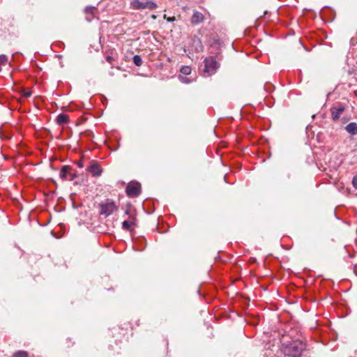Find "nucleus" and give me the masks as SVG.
<instances>
[{"instance_id":"nucleus-20","label":"nucleus","mask_w":357,"mask_h":357,"mask_svg":"<svg viewBox=\"0 0 357 357\" xmlns=\"http://www.w3.org/2000/svg\"><path fill=\"white\" fill-rule=\"evenodd\" d=\"M31 96V91H24V96L26 98L30 97Z\"/></svg>"},{"instance_id":"nucleus-15","label":"nucleus","mask_w":357,"mask_h":357,"mask_svg":"<svg viewBox=\"0 0 357 357\" xmlns=\"http://www.w3.org/2000/svg\"><path fill=\"white\" fill-rule=\"evenodd\" d=\"M133 63L137 66H141L142 64V59L141 58L140 56L139 55H135L133 56Z\"/></svg>"},{"instance_id":"nucleus-26","label":"nucleus","mask_w":357,"mask_h":357,"mask_svg":"<svg viewBox=\"0 0 357 357\" xmlns=\"http://www.w3.org/2000/svg\"><path fill=\"white\" fill-rule=\"evenodd\" d=\"M152 17H153V19H155V18H156V16L153 15H152Z\"/></svg>"},{"instance_id":"nucleus-14","label":"nucleus","mask_w":357,"mask_h":357,"mask_svg":"<svg viewBox=\"0 0 357 357\" xmlns=\"http://www.w3.org/2000/svg\"><path fill=\"white\" fill-rule=\"evenodd\" d=\"M180 72L183 75H190L191 73V68L190 66H183L180 69Z\"/></svg>"},{"instance_id":"nucleus-10","label":"nucleus","mask_w":357,"mask_h":357,"mask_svg":"<svg viewBox=\"0 0 357 357\" xmlns=\"http://www.w3.org/2000/svg\"><path fill=\"white\" fill-rule=\"evenodd\" d=\"M345 130L348 133L351 134V135H357V123L354 122L349 123L345 127Z\"/></svg>"},{"instance_id":"nucleus-3","label":"nucleus","mask_w":357,"mask_h":357,"mask_svg":"<svg viewBox=\"0 0 357 357\" xmlns=\"http://www.w3.org/2000/svg\"><path fill=\"white\" fill-rule=\"evenodd\" d=\"M130 5L134 9L137 10H153L157 8V4L152 1H140L139 0H132Z\"/></svg>"},{"instance_id":"nucleus-17","label":"nucleus","mask_w":357,"mask_h":357,"mask_svg":"<svg viewBox=\"0 0 357 357\" xmlns=\"http://www.w3.org/2000/svg\"><path fill=\"white\" fill-rule=\"evenodd\" d=\"M8 62V58L5 54L0 55V63L6 64Z\"/></svg>"},{"instance_id":"nucleus-19","label":"nucleus","mask_w":357,"mask_h":357,"mask_svg":"<svg viewBox=\"0 0 357 357\" xmlns=\"http://www.w3.org/2000/svg\"><path fill=\"white\" fill-rule=\"evenodd\" d=\"M114 60V58L112 56H106V61L108 63H112Z\"/></svg>"},{"instance_id":"nucleus-6","label":"nucleus","mask_w":357,"mask_h":357,"mask_svg":"<svg viewBox=\"0 0 357 357\" xmlns=\"http://www.w3.org/2000/svg\"><path fill=\"white\" fill-rule=\"evenodd\" d=\"M86 171L90 173L93 177H98L101 176L102 169L99 163L96 161H91L86 167Z\"/></svg>"},{"instance_id":"nucleus-25","label":"nucleus","mask_w":357,"mask_h":357,"mask_svg":"<svg viewBox=\"0 0 357 357\" xmlns=\"http://www.w3.org/2000/svg\"><path fill=\"white\" fill-rule=\"evenodd\" d=\"M165 19H167L168 18L167 16L166 15H164V17H163Z\"/></svg>"},{"instance_id":"nucleus-23","label":"nucleus","mask_w":357,"mask_h":357,"mask_svg":"<svg viewBox=\"0 0 357 357\" xmlns=\"http://www.w3.org/2000/svg\"><path fill=\"white\" fill-rule=\"evenodd\" d=\"M77 165L79 167H84V165L82 163V162L79 161L77 162Z\"/></svg>"},{"instance_id":"nucleus-9","label":"nucleus","mask_w":357,"mask_h":357,"mask_svg":"<svg viewBox=\"0 0 357 357\" xmlns=\"http://www.w3.org/2000/svg\"><path fill=\"white\" fill-rule=\"evenodd\" d=\"M204 16L202 13L199 11H195L191 17L190 22L192 24L197 25L202 23L204 21Z\"/></svg>"},{"instance_id":"nucleus-12","label":"nucleus","mask_w":357,"mask_h":357,"mask_svg":"<svg viewBox=\"0 0 357 357\" xmlns=\"http://www.w3.org/2000/svg\"><path fill=\"white\" fill-rule=\"evenodd\" d=\"M71 168L68 166H64L62 167L61 172H60V177L61 178H65L68 174L73 175V174L70 172Z\"/></svg>"},{"instance_id":"nucleus-16","label":"nucleus","mask_w":357,"mask_h":357,"mask_svg":"<svg viewBox=\"0 0 357 357\" xmlns=\"http://www.w3.org/2000/svg\"><path fill=\"white\" fill-rule=\"evenodd\" d=\"M13 357H28L27 353L24 351H20L15 353Z\"/></svg>"},{"instance_id":"nucleus-2","label":"nucleus","mask_w":357,"mask_h":357,"mask_svg":"<svg viewBox=\"0 0 357 357\" xmlns=\"http://www.w3.org/2000/svg\"><path fill=\"white\" fill-rule=\"evenodd\" d=\"M204 73L207 74V76L213 75L220 67L219 63L213 56L206 57L204 61Z\"/></svg>"},{"instance_id":"nucleus-22","label":"nucleus","mask_w":357,"mask_h":357,"mask_svg":"<svg viewBox=\"0 0 357 357\" xmlns=\"http://www.w3.org/2000/svg\"><path fill=\"white\" fill-rule=\"evenodd\" d=\"M167 20L168 22H174L175 20V17H168L167 18Z\"/></svg>"},{"instance_id":"nucleus-4","label":"nucleus","mask_w":357,"mask_h":357,"mask_svg":"<svg viewBox=\"0 0 357 357\" xmlns=\"http://www.w3.org/2000/svg\"><path fill=\"white\" fill-rule=\"evenodd\" d=\"M304 349L303 345L299 342H293L286 349V354L290 357H299Z\"/></svg>"},{"instance_id":"nucleus-18","label":"nucleus","mask_w":357,"mask_h":357,"mask_svg":"<svg viewBox=\"0 0 357 357\" xmlns=\"http://www.w3.org/2000/svg\"><path fill=\"white\" fill-rule=\"evenodd\" d=\"M179 79L181 82L185 83V84H188V83L191 82V80L185 76H181V75L179 76Z\"/></svg>"},{"instance_id":"nucleus-11","label":"nucleus","mask_w":357,"mask_h":357,"mask_svg":"<svg viewBox=\"0 0 357 357\" xmlns=\"http://www.w3.org/2000/svg\"><path fill=\"white\" fill-rule=\"evenodd\" d=\"M69 121V116L64 114H60L56 117V122L59 125H64Z\"/></svg>"},{"instance_id":"nucleus-24","label":"nucleus","mask_w":357,"mask_h":357,"mask_svg":"<svg viewBox=\"0 0 357 357\" xmlns=\"http://www.w3.org/2000/svg\"><path fill=\"white\" fill-rule=\"evenodd\" d=\"M126 214L128 215L129 214V211L128 210H126Z\"/></svg>"},{"instance_id":"nucleus-7","label":"nucleus","mask_w":357,"mask_h":357,"mask_svg":"<svg viewBox=\"0 0 357 357\" xmlns=\"http://www.w3.org/2000/svg\"><path fill=\"white\" fill-rule=\"evenodd\" d=\"M331 110L332 119L336 121L340 119L342 114L344 112L345 107L342 104H339L338 105L332 107Z\"/></svg>"},{"instance_id":"nucleus-21","label":"nucleus","mask_w":357,"mask_h":357,"mask_svg":"<svg viewBox=\"0 0 357 357\" xmlns=\"http://www.w3.org/2000/svg\"><path fill=\"white\" fill-rule=\"evenodd\" d=\"M351 183L354 187H355L357 189V180H351Z\"/></svg>"},{"instance_id":"nucleus-5","label":"nucleus","mask_w":357,"mask_h":357,"mask_svg":"<svg viewBox=\"0 0 357 357\" xmlns=\"http://www.w3.org/2000/svg\"><path fill=\"white\" fill-rule=\"evenodd\" d=\"M100 214L104 215L105 217L110 215L114 211L116 210V206L114 202L107 201L105 203L100 205Z\"/></svg>"},{"instance_id":"nucleus-13","label":"nucleus","mask_w":357,"mask_h":357,"mask_svg":"<svg viewBox=\"0 0 357 357\" xmlns=\"http://www.w3.org/2000/svg\"><path fill=\"white\" fill-rule=\"evenodd\" d=\"M135 225L133 221L124 220L122 223V227L125 230H129Z\"/></svg>"},{"instance_id":"nucleus-1","label":"nucleus","mask_w":357,"mask_h":357,"mask_svg":"<svg viewBox=\"0 0 357 357\" xmlns=\"http://www.w3.org/2000/svg\"><path fill=\"white\" fill-rule=\"evenodd\" d=\"M126 195L130 198L138 197L142 193V185L139 182L132 180L126 188Z\"/></svg>"},{"instance_id":"nucleus-8","label":"nucleus","mask_w":357,"mask_h":357,"mask_svg":"<svg viewBox=\"0 0 357 357\" xmlns=\"http://www.w3.org/2000/svg\"><path fill=\"white\" fill-rule=\"evenodd\" d=\"M86 19L87 21L91 22L96 17L97 8L93 6H86L85 8Z\"/></svg>"},{"instance_id":"nucleus-27","label":"nucleus","mask_w":357,"mask_h":357,"mask_svg":"<svg viewBox=\"0 0 357 357\" xmlns=\"http://www.w3.org/2000/svg\"><path fill=\"white\" fill-rule=\"evenodd\" d=\"M357 178V175H356V176H354V178Z\"/></svg>"}]
</instances>
